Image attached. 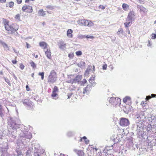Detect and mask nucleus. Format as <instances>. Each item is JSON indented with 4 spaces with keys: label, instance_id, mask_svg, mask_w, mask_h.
I'll list each match as a JSON object with an SVG mask.
<instances>
[{
    "label": "nucleus",
    "instance_id": "obj_30",
    "mask_svg": "<svg viewBox=\"0 0 156 156\" xmlns=\"http://www.w3.org/2000/svg\"><path fill=\"white\" fill-rule=\"evenodd\" d=\"M94 80V77L92 79L91 78H90V80H89V81H90V80ZM90 82L91 83V85H90V86H91V87H94L95 86L96 84V83L94 82H93V83H92L91 82Z\"/></svg>",
    "mask_w": 156,
    "mask_h": 156
},
{
    "label": "nucleus",
    "instance_id": "obj_45",
    "mask_svg": "<svg viewBox=\"0 0 156 156\" xmlns=\"http://www.w3.org/2000/svg\"><path fill=\"white\" fill-rule=\"evenodd\" d=\"M156 38V34H152V38L154 39Z\"/></svg>",
    "mask_w": 156,
    "mask_h": 156
},
{
    "label": "nucleus",
    "instance_id": "obj_61",
    "mask_svg": "<svg viewBox=\"0 0 156 156\" xmlns=\"http://www.w3.org/2000/svg\"><path fill=\"white\" fill-rule=\"evenodd\" d=\"M82 139H83L84 140H86L87 139V137L86 136H84L83 137Z\"/></svg>",
    "mask_w": 156,
    "mask_h": 156
},
{
    "label": "nucleus",
    "instance_id": "obj_25",
    "mask_svg": "<svg viewBox=\"0 0 156 156\" xmlns=\"http://www.w3.org/2000/svg\"><path fill=\"white\" fill-rule=\"evenodd\" d=\"M131 98L130 97L127 96L125 97L123 99V101L125 103H126L127 102H129L130 101Z\"/></svg>",
    "mask_w": 156,
    "mask_h": 156
},
{
    "label": "nucleus",
    "instance_id": "obj_36",
    "mask_svg": "<svg viewBox=\"0 0 156 156\" xmlns=\"http://www.w3.org/2000/svg\"><path fill=\"white\" fill-rule=\"evenodd\" d=\"M38 75L41 76V79L42 80H43L44 79V72H40L39 73Z\"/></svg>",
    "mask_w": 156,
    "mask_h": 156
},
{
    "label": "nucleus",
    "instance_id": "obj_11",
    "mask_svg": "<svg viewBox=\"0 0 156 156\" xmlns=\"http://www.w3.org/2000/svg\"><path fill=\"white\" fill-rule=\"evenodd\" d=\"M58 45L59 48L62 50H64L66 49V44L63 41H60L58 42Z\"/></svg>",
    "mask_w": 156,
    "mask_h": 156
},
{
    "label": "nucleus",
    "instance_id": "obj_44",
    "mask_svg": "<svg viewBox=\"0 0 156 156\" xmlns=\"http://www.w3.org/2000/svg\"><path fill=\"white\" fill-rule=\"evenodd\" d=\"M34 156H40V155L39 152H35L34 151Z\"/></svg>",
    "mask_w": 156,
    "mask_h": 156
},
{
    "label": "nucleus",
    "instance_id": "obj_29",
    "mask_svg": "<svg viewBox=\"0 0 156 156\" xmlns=\"http://www.w3.org/2000/svg\"><path fill=\"white\" fill-rule=\"evenodd\" d=\"M14 5V3L12 2H9L8 3L6 4V6L7 7H9L10 8L12 7Z\"/></svg>",
    "mask_w": 156,
    "mask_h": 156
},
{
    "label": "nucleus",
    "instance_id": "obj_55",
    "mask_svg": "<svg viewBox=\"0 0 156 156\" xmlns=\"http://www.w3.org/2000/svg\"><path fill=\"white\" fill-rule=\"evenodd\" d=\"M22 2V0H17V2L18 3L20 4Z\"/></svg>",
    "mask_w": 156,
    "mask_h": 156
},
{
    "label": "nucleus",
    "instance_id": "obj_8",
    "mask_svg": "<svg viewBox=\"0 0 156 156\" xmlns=\"http://www.w3.org/2000/svg\"><path fill=\"white\" fill-rule=\"evenodd\" d=\"M119 124L122 126H126L129 125L130 122L128 119L122 118L120 119Z\"/></svg>",
    "mask_w": 156,
    "mask_h": 156
},
{
    "label": "nucleus",
    "instance_id": "obj_59",
    "mask_svg": "<svg viewBox=\"0 0 156 156\" xmlns=\"http://www.w3.org/2000/svg\"><path fill=\"white\" fill-rule=\"evenodd\" d=\"M151 44L150 43V41H148V44H147V46H151Z\"/></svg>",
    "mask_w": 156,
    "mask_h": 156
},
{
    "label": "nucleus",
    "instance_id": "obj_47",
    "mask_svg": "<svg viewBox=\"0 0 156 156\" xmlns=\"http://www.w3.org/2000/svg\"><path fill=\"white\" fill-rule=\"evenodd\" d=\"M86 38H90L93 39L94 38V37L92 36H91L90 35H87L86 36Z\"/></svg>",
    "mask_w": 156,
    "mask_h": 156
},
{
    "label": "nucleus",
    "instance_id": "obj_60",
    "mask_svg": "<svg viewBox=\"0 0 156 156\" xmlns=\"http://www.w3.org/2000/svg\"><path fill=\"white\" fill-rule=\"evenodd\" d=\"M6 1V0H0V2H5Z\"/></svg>",
    "mask_w": 156,
    "mask_h": 156
},
{
    "label": "nucleus",
    "instance_id": "obj_64",
    "mask_svg": "<svg viewBox=\"0 0 156 156\" xmlns=\"http://www.w3.org/2000/svg\"><path fill=\"white\" fill-rule=\"evenodd\" d=\"M86 73H88V74L89 73H88V70L87 69L86 70Z\"/></svg>",
    "mask_w": 156,
    "mask_h": 156
},
{
    "label": "nucleus",
    "instance_id": "obj_40",
    "mask_svg": "<svg viewBox=\"0 0 156 156\" xmlns=\"http://www.w3.org/2000/svg\"><path fill=\"white\" fill-rule=\"evenodd\" d=\"M76 54L77 56H79L82 55V53L81 51H78L76 52Z\"/></svg>",
    "mask_w": 156,
    "mask_h": 156
},
{
    "label": "nucleus",
    "instance_id": "obj_37",
    "mask_svg": "<svg viewBox=\"0 0 156 156\" xmlns=\"http://www.w3.org/2000/svg\"><path fill=\"white\" fill-rule=\"evenodd\" d=\"M73 134H74L72 132H71V131H69V132H68L67 134V135L68 136H73Z\"/></svg>",
    "mask_w": 156,
    "mask_h": 156
},
{
    "label": "nucleus",
    "instance_id": "obj_35",
    "mask_svg": "<svg viewBox=\"0 0 156 156\" xmlns=\"http://www.w3.org/2000/svg\"><path fill=\"white\" fill-rule=\"evenodd\" d=\"M4 78L5 80V81L8 84L9 86H11V84L10 83L9 80L8 78H7L5 77H4Z\"/></svg>",
    "mask_w": 156,
    "mask_h": 156
},
{
    "label": "nucleus",
    "instance_id": "obj_43",
    "mask_svg": "<svg viewBox=\"0 0 156 156\" xmlns=\"http://www.w3.org/2000/svg\"><path fill=\"white\" fill-rule=\"evenodd\" d=\"M15 18L16 19H17L19 20H20V15L19 14H17L15 17Z\"/></svg>",
    "mask_w": 156,
    "mask_h": 156
},
{
    "label": "nucleus",
    "instance_id": "obj_48",
    "mask_svg": "<svg viewBox=\"0 0 156 156\" xmlns=\"http://www.w3.org/2000/svg\"><path fill=\"white\" fill-rule=\"evenodd\" d=\"M68 83H74V81L73 79H72L71 80H69L68 81Z\"/></svg>",
    "mask_w": 156,
    "mask_h": 156
},
{
    "label": "nucleus",
    "instance_id": "obj_12",
    "mask_svg": "<svg viewBox=\"0 0 156 156\" xmlns=\"http://www.w3.org/2000/svg\"><path fill=\"white\" fill-rule=\"evenodd\" d=\"M91 87L90 85H87V87L83 88V94H88L91 90Z\"/></svg>",
    "mask_w": 156,
    "mask_h": 156
},
{
    "label": "nucleus",
    "instance_id": "obj_39",
    "mask_svg": "<svg viewBox=\"0 0 156 156\" xmlns=\"http://www.w3.org/2000/svg\"><path fill=\"white\" fill-rule=\"evenodd\" d=\"M86 82H87L86 80L85 79H84L82 81H81L80 82V83H81V85H83Z\"/></svg>",
    "mask_w": 156,
    "mask_h": 156
},
{
    "label": "nucleus",
    "instance_id": "obj_3",
    "mask_svg": "<svg viewBox=\"0 0 156 156\" xmlns=\"http://www.w3.org/2000/svg\"><path fill=\"white\" fill-rule=\"evenodd\" d=\"M78 23L79 25L87 26L89 27L92 26L94 24L91 21H89L86 20H78Z\"/></svg>",
    "mask_w": 156,
    "mask_h": 156
},
{
    "label": "nucleus",
    "instance_id": "obj_62",
    "mask_svg": "<svg viewBox=\"0 0 156 156\" xmlns=\"http://www.w3.org/2000/svg\"><path fill=\"white\" fill-rule=\"evenodd\" d=\"M0 74L1 75H3V73L2 71H1L0 72Z\"/></svg>",
    "mask_w": 156,
    "mask_h": 156
},
{
    "label": "nucleus",
    "instance_id": "obj_52",
    "mask_svg": "<svg viewBox=\"0 0 156 156\" xmlns=\"http://www.w3.org/2000/svg\"><path fill=\"white\" fill-rule=\"evenodd\" d=\"M12 75L14 77V78H15V79L17 80V77L16 76H15V74L14 73H12Z\"/></svg>",
    "mask_w": 156,
    "mask_h": 156
},
{
    "label": "nucleus",
    "instance_id": "obj_38",
    "mask_svg": "<svg viewBox=\"0 0 156 156\" xmlns=\"http://www.w3.org/2000/svg\"><path fill=\"white\" fill-rule=\"evenodd\" d=\"M58 88L56 86H55L54 87L52 92L56 93L58 91Z\"/></svg>",
    "mask_w": 156,
    "mask_h": 156
},
{
    "label": "nucleus",
    "instance_id": "obj_14",
    "mask_svg": "<svg viewBox=\"0 0 156 156\" xmlns=\"http://www.w3.org/2000/svg\"><path fill=\"white\" fill-rule=\"evenodd\" d=\"M22 102H23V104L25 106H30L31 104V102L30 101V100L27 99H23L22 101Z\"/></svg>",
    "mask_w": 156,
    "mask_h": 156
},
{
    "label": "nucleus",
    "instance_id": "obj_23",
    "mask_svg": "<svg viewBox=\"0 0 156 156\" xmlns=\"http://www.w3.org/2000/svg\"><path fill=\"white\" fill-rule=\"evenodd\" d=\"M0 43L2 45L4 49L5 50H9V48L8 45L4 42L0 41Z\"/></svg>",
    "mask_w": 156,
    "mask_h": 156
},
{
    "label": "nucleus",
    "instance_id": "obj_32",
    "mask_svg": "<svg viewBox=\"0 0 156 156\" xmlns=\"http://www.w3.org/2000/svg\"><path fill=\"white\" fill-rule=\"evenodd\" d=\"M30 64L31 66L34 69L36 68V65L33 61L30 62Z\"/></svg>",
    "mask_w": 156,
    "mask_h": 156
},
{
    "label": "nucleus",
    "instance_id": "obj_6",
    "mask_svg": "<svg viewBox=\"0 0 156 156\" xmlns=\"http://www.w3.org/2000/svg\"><path fill=\"white\" fill-rule=\"evenodd\" d=\"M20 137H23V140L27 139L29 140L32 138V134L30 132H22L20 134Z\"/></svg>",
    "mask_w": 156,
    "mask_h": 156
},
{
    "label": "nucleus",
    "instance_id": "obj_26",
    "mask_svg": "<svg viewBox=\"0 0 156 156\" xmlns=\"http://www.w3.org/2000/svg\"><path fill=\"white\" fill-rule=\"evenodd\" d=\"M73 31L71 29H69L67 31V35L68 36L72 37V35L71 34L72 33Z\"/></svg>",
    "mask_w": 156,
    "mask_h": 156
},
{
    "label": "nucleus",
    "instance_id": "obj_13",
    "mask_svg": "<svg viewBox=\"0 0 156 156\" xmlns=\"http://www.w3.org/2000/svg\"><path fill=\"white\" fill-rule=\"evenodd\" d=\"M135 16L134 13L133 12L131 11L128 15L126 19V21H130L134 19Z\"/></svg>",
    "mask_w": 156,
    "mask_h": 156
},
{
    "label": "nucleus",
    "instance_id": "obj_7",
    "mask_svg": "<svg viewBox=\"0 0 156 156\" xmlns=\"http://www.w3.org/2000/svg\"><path fill=\"white\" fill-rule=\"evenodd\" d=\"M142 121H139L138 122H136V131L139 135H141L144 134V133L142 132Z\"/></svg>",
    "mask_w": 156,
    "mask_h": 156
},
{
    "label": "nucleus",
    "instance_id": "obj_50",
    "mask_svg": "<svg viewBox=\"0 0 156 156\" xmlns=\"http://www.w3.org/2000/svg\"><path fill=\"white\" fill-rule=\"evenodd\" d=\"M107 67V65L106 64L104 65L103 66V70H105L106 69Z\"/></svg>",
    "mask_w": 156,
    "mask_h": 156
},
{
    "label": "nucleus",
    "instance_id": "obj_46",
    "mask_svg": "<svg viewBox=\"0 0 156 156\" xmlns=\"http://www.w3.org/2000/svg\"><path fill=\"white\" fill-rule=\"evenodd\" d=\"M4 116V114H3L2 110H0V117H1L3 119V117Z\"/></svg>",
    "mask_w": 156,
    "mask_h": 156
},
{
    "label": "nucleus",
    "instance_id": "obj_31",
    "mask_svg": "<svg viewBox=\"0 0 156 156\" xmlns=\"http://www.w3.org/2000/svg\"><path fill=\"white\" fill-rule=\"evenodd\" d=\"M126 21L128 22H127L125 23L124 24L125 27H129V25L131 23V20Z\"/></svg>",
    "mask_w": 156,
    "mask_h": 156
},
{
    "label": "nucleus",
    "instance_id": "obj_1",
    "mask_svg": "<svg viewBox=\"0 0 156 156\" xmlns=\"http://www.w3.org/2000/svg\"><path fill=\"white\" fill-rule=\"evenodd\" d=\"M17 119L16 118L9 117L8 118V123L12 129H17L20 127V124L16 122Z\"/></svg>",
    "mask_w": 156,
    "mask_h": 156
},
{
    "label": "nucleus",
    "instance_id": "obj_17",
    "mask_svg": "<svg viewBox=\"0 0 156 156\" xmlns=\"http://www.w3.org/2000/svg\"><path fill=\"white\" fill-rule=\"evenodd\" d=\"M82 76L81 75H78L76 76V77L73 79L75 83L78 82L81 80Z\"/></svg>",
    "mask_w": 156,
    "mask_h": 156
},
{
    "label": "nucleus",
    "instance_id": "obj_16",
    "mask_svg": "<svg viewBox=\"0 0 156 156\" xmlns=\"http://www.w3.org/2000/svg\"><path fill=\"white\" fill-rule=\"evenodd\" d=\"M73 151L76 153L79 156H84V153L82 151H79L76 149H74Z\"/></svg>",
    "mask_w": 156,
    "mask_h": 156
},
{
    "label": "nucleus",
    "instance_id": "obj_4",
    "mask_svg": "<svg viewBox=\"0 0 156 156\" xmlns=\"http://www.w3.org/2000/svg\"><path fill=\"white\" fill-rule=\"evenodd\" d=\"M135 119L136 122L138 121H142V122L146 120V117L145 115L144 112H141L139 114H137L135 116Z\"/></svg>",
    "mask_w": 156,
    "mask_h": 156
},
{
    "label": "nucleus",
    "instance_id": "obj_27",
    "mask_svg": "<svg viewBox=\"0 0 156 156\" xmlns=\"http://www.w3.org/2000/svg\"><path fill=\"white\" fill-rule=\"evenodd\" d=\"M123 30L122 28H120L119 29L117 34L119 36H122L123 34Z\"/></svg>",
    "mask_w": 156,
    "mask_h": 156
},
{
    "label": "nucleus",
    "instance_id": "obj_41",
    "mask_svg": "<svg viewBox=\"0 0 156 156\" xmlns=\"http://www.w3.org/2000/svg\"><path fill=\"white\" fill-rule=\"evenodd\" d=\"M46 7L47 8H48L51 10H52L54 9V7L53 6L50 5H48Z\"/></svg>",
    "mask_w": 156,
    "mask_h": 156
},
{
    "label": "nucleus",
    "instance_id": "obj_63",
    "mask_svg": "<svg viewBox=\"0 0 156 156\" xmlns=\"http://www.w3.org/2000/svg\"><path fill=\"white\" fill-rule=\"evenodd\" d=\"M29 1V0H26L25 1L26 3H28Z\"/></svg>",
    "mask_w": 156,
    "mask_h": 156
},
{
    "label": "nucleus",
    "instance_id": "obj_18",
    "mask_svg": "<svg viewBox=\"0 0 156 156\" xmlns=\"http://www.w3.org/2000/svg\"><path fill=\"white\" fill-rule=\"evenodd\" d=\"M16 130H14L11 132V134H9V136L12 137V138L14 139L17 136V134L16 133Z\"/></svg>",
    "mask_w": 156,
    "mask_h": 156
},
{
    "label": "nucleus",
    "instance_id": "obj_5",
    "mask_svg": "<svg viewBox=\"0 0 156 156\" xmlns=\"http://www.w3.org/2000/svg\"><path fill=\"white\" fill-rule=\"evenodd\" d=\"M109 101L110 103L115 106H119L121 104V99L118 98H111L109 100Z\"/></svg>",
    "mask_w": 156,
    "mask_h": 156
},
{
    "label": "nucleus",
    "instance_id": "obj_22",
    "mask_svg": "<svg viewBox=\"0 0 156 156\" xmlns=\"http://www.w3.org/2000/svg\"><path fill=\"white\" fill-rule=\"evenodd\" d=\"M39 45L40 46L43 48L44 49L47 48V44L44 42H40L39 43Z\"/></svg>",
    "mask_w": 156,
    "mask_h": 156
},
{
    "label": "nucleus",
    "instance_id": "obj_24",
    "mask_svg": "<svg viewBox=\"0 0 156 156\" xmlns=\"http://www.w3.org/2000/svg\"><path fill=\"white\" fill-rule=\"evenodd\" d=\"M45 53L46 56L48 58H50L51 54V53L50 50L48 49L47 51H45Z\"/></svg>",
    "mask_w": 156,
    "mask_h": 156
},
{
    "label": "nucleus",
    "instance_id": "obj_20",
    "mask_svg": "<svg viewBox=\"0 0 156 156\" xmlns=\"http://www.w3.org/2000/svg\"><path fill=\"white\" fill-rule=\"evenodd\" d=\"M147 152V150L144 148H139L138 152L140 154H143L144 153Z\"/></svg>",
    "mask_w": 156,
    "mask_h": 156
},
{
    "label": "nucleus",
    "instance_id": "obj_10",
    "mask_svg": "<svg viewBox=\"0 0 156 156\" xmlns=\"http://www.w3.org/2000/svg\"><path fill=\"white\" fill-rule=\"evenodd\" d=\"M22 9L23 12H25L29 13H31L33 11L32 7L29 5L24 6L22 7Z\"/></svg>",
    "mask_w": 156,
    "mask_h": 156
},
{
    "label": "nucleus",
    "instance_id": "obj_56",
    "mask_svg": "<svg viewBox=\"0 0 156 156\" xmlns=\"http://www.w3.org/2000/svg\"><path fill=\"white\" fill-rule=\"evenodd\" d=\"M26 43L27 48H30V46L29 44H28L26 42Z\"/></svg>",
    "mask_w": 156,
    "mask_h": 156
},
{
    "label": "nucleus",
    "instance_id": "obj_53",
    "mask_svg": "<svg viewBox=\"0 0 156 156\" xmlns=\"http://www.w3.org/2000/svg\"><path fill=\"white\" fill-rule=\"evenodd\" d=\"M151 98V97L150 96H146V99L147 100H148Z\"/></svg>",
    "mask_w": 156,
    "mask_h": 156
},
{
    "label": "nucleus",
    "instance_id": "obj_42",
    "mask_svg": "<svg viewBox=\"0 0 156 156\" xmlns=\"http://www.w3.org/2000/svg\"><path fill=\"white\" fill-rule=\"evenodd\" d=\"M25 66H24L22 63L20 64V68L22 69L23 70Z\"/></svg>",
    "mask_w": 156,
    "mask_h": 156
},
{
    "label": "nucleus",
    "instance_id": "obj_9",
    "mask_svg": "<svg viewBox=\"0 0 156 156\" xmlns=\"http://www.w3.org/2000/svg\"><path fill=\"white\" fill-rule=\"evenodd\" d=\"M5 27L7 31L11 32V33H14L16 30H17V29H14L11 26L9 25L8 22H6L5 23Z\"/></svg>",
    "mask_w": 156,
    "mask_h": 156
},
{
    "label": "nucleus",
    "instance_id": "obj_57",
    "mask_svg": "<svg viewBox=\"0 0 156 156\" xmlns=\"http://www.w3.org/2000/svg\"><path fill=\"white\" fill-rule=\"evenodd\" d=\"M151 96L152 98H155L156 97V94H152Z\"/></svg>",
    "mask_w": 156,
    "mask_h": 156
},
{
    "label": "nucleus",
    "instance_id": "obj_51",
    "mask_svg": "<svg viewBox=\"0 0 156 156\" xmlns=\"http://www.w3.org/2000/svg\"><path fill=\"white\" fill-rule=\"evenodd\" d=\"M73 94L72 93H68V98H69L72 96Z\"/></svg>",
    "mask_w": 156,
    "mask_h": 156
},
{
    "label": "nucleus",
    "instance_id": "obj_19",
    "mask_svg": "<svg viewBox=\"0 0 156 156\" xmlns=\"http://www.w3.org/2000/svg\"><path fill=\"white\" fill-rule=\"evenodd\" d=\"M77 65L80 68L82 69H84L85 67V63L83 61H81L77 64Z\"/></svg>",
    "mask_w": 156,
    "mask_h": 156
},
{
    "label": "nucleus",
    "instance_id": "obj_15",
    "mask_svg": "<svg viewBox=\"0 0 156 156\" xmlns=\"http://www.w3.org/2000/svg\"><path fill=\"white\" fill-rule=\"evenodd\" d=\"M137 8L138 9H140V11L142 12H143L146 13L147 12V10L146 8L143 6L142 5H137Z\"/></svg>",
    "mask_w": 156,
    "mask_h": 156
},
{
    "label": "nucleus",
    "instance_id": "obj_28",
    "mask_svg": "<svg viewBox=\"0 0 156 156\" xmlns=\"http://www.w3.org/2000/svg\"><path fill=\"white\" fill-rule=\"evenodd\" d=\"M122 7L123 9L125 10H127L129 9V6L128 5L125 3H123L122 4Z\"/></svg>",
    "mask_w": 156,
    "mask_h": 156
},
{
    "label": "nucleus",
    "instance_id": "obj_21",
    "mask_svg": "<svg viewBox=\"0 0 156 156\" xmlns=\"http://www.w3.org/2000/svg\"><path fill=\"white\" fill-rule=\"evenodd\" d=\"M38 13L39 16H44L46 15L45 12L42 9L39 10Z\"/></svg>",
    "mask_w": 156,
    "mask_h": 156
},
{
    "label": "nucleus",
    "instance_id": "obj_49",
    "mask_svg": "<svg viewBox=\"0 0 156 156\" xmlns=\"http://www.w3.org/2000/svg\"><path fill=\"white\" fill-rule=\"evenodd\" d=\"M105 7L103 5H100L99 6V9H105Z\"/></svg>",
    "mask_w": 156,
    "mask_h": 156
},
{
    "label": "nucleus",
    "instance_id": "obj_33",
    "mask_svg": "<svg viewBox=\"0 0 156 156\" xmlns=\"http://www.w3.org/2000/svg\"><path fill=\"white\" fill-rule=\"evenodd\" d=\"M16 151L17 153V155L20 156L22 154V152L21 150L19 149H17Z\"/></svg>",
    "mask_w": 156,
    "mask_h": 156
},
{
    "label": "nucleus",
    "instance_id": "obj_54",
    "mask_svg": "<svg viewBox=\"0 0 156 156\" xmlns=\"http://www.w3.org/2000/svg\"><path fill=\"white\" fill-rule=\"evenodd\" d=\"M12 63L14 64H16L17 63V61L16 60H12Z\"/></svg>",
    "mask_w": 156,
    "mask_h": 156
},
{
    "label": "nucleus",
    "instance_id": "obj_34",
    "mask_svg": "<svg viewBox=\"0 0 156 156\" xmlns=\"http://www.w3.org/2000/svg\"><path fill=\"white\" fill-rule=\"evenodd\" d=\"M58 96L56 92H52V94H51V97L54 98L56 99V97Z\"/></svg>",
    "mask_w": 156,
    "mask_h": 156
},
{
    "label": "nucleus",
    "instance_id": "obj_58",
    "mask_svg": "<svg viewBox=\"0 0 156 156\" xmlns=\"http://www.w3.org/2000/svg\"><path fill=\"white\" fill-rule=\"evenodd\" d=\"M85 143L86 144H87L89 143V141L88 140H85Z\"/></svg>",
    "mask_w": 156,
    "mask_h": 156
},
{
    "label": "nucleus",
    "instance_id": "obj_2",
    "mask_svg": "<svg viewBox=\"0 0 156 156\" xmlns=\"http://www.w3.org/2000/svg\"><path fill=\"white\" fill-rule=\"evenodd\" d=\"M57 80L56 72L54 70H51L47 78V82L49 84L53 83Z\"/></svg>",
    "mask_w": 156,
    "mask_h": 156
}]
</instances>
